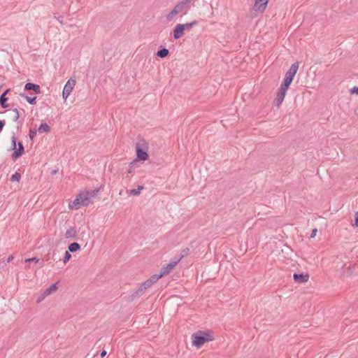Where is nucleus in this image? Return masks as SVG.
<instances>
[{
    "instance_id": "f257e3e1",
    "label": "nucleus",
    "mask_w": 358,
    "mask_h": 358,
    "mask_svg": "<svg viewBox=\"0 0 358 358\" xmlns=\"http://www.w3.org/2000/svg\"><path fill=\"white\" fill-rule=\"evenodd\" d=\"M299 69V63L292 64L289 69L286 72L283 82L277 93L276 98L274 100V104L279 108L284 101L286 92L290 86L297 71Z\"/></svg>"
},
{
    "instance_id": "f03ea898",
    "label": "nucleus",
    "mask_w": 358,
    "mask_h": 358,
    "mask_svg": "<svg viewBox=\"0 0 358 358\" xmlns=\"http://www.w3.org/2000/svg\"><path fill=\"white\" fill-rule=\"evenodd\" d=\"M99 191V189H95L80 192L76 196V199L69 203V208L71 210H77L81 207L87 206L91 203V198L96 196Z\"/></svg>"
},
{
    "instance_id": "7ed1b4c3",
    "label": "nucleus",
    "mask_w": 358,
    "mask_h": 358,
    "mask_svg": "<svg viewBox=\"0 0 358 358\" xmlns=\"http://www.w3.org/2000/svg\"><path fill=\"white\" fill-rule=\"evenodd\" d=\"M213 340V337L211 335L202 331H199L192 335V344L198 348H201L205 343Z\"/></svg>"
},
{
    "instance_id": "20e7f679",
    "label": "nucleus",
    "mask_w": 358,
    "mask_h": 358,
    "mask_svg": "<svg viewBox=\"0 0 358 358\" xmlns=\"http://www.w3.org/2000/svg\"><path fill=\"white\" fill-rule=\"evenodd\" d=\"M148 143L144 138H139L136 143V152L137 160L145 161L148 158L147 150Z\"/></svg>"
},
{
    "instance_id": "39448f33",
    "label": "nucleus",
    "mask_w": 358,
    "mask_h": 358,
    "mask_svg": "<svg viewBox=\"0 0 358 358\" xmlns=\"http://www.w3.org/2000/svg\"><path fill=\"white\" fill-rule=\"evenodd\" d=\"M190 6H187L185 3H183L182 1H178L174 8L166 16L167 21H171L178 14L182 13L183 15H186L190 9Z\"/></svg>"
},
{
    "instance_id": "423d86ee",
    "label": "nucleus",
    "mask_w": 358,
    "mask_h": 358,
    "mask_svg": "<svg viewBox=\"0 0 358 358\" xmlns=\"http://www.w3.org/2000/svg\"><path fill=\"white\" fill-rule=\"evenodd\" d=\"M76 80L72 78H70L66 82V83L65 84L64 87L63 89V92H62V96L64 100H66L68 96L70 95V94L71 93L72 90H73V88L76 85Z\"/></svg>"
},
{
    "instance_id": "0eeeda50",
    "label": "nucleus",
    "mask_w": 358,
    "mask_h": 358,
    "mask_svg": "<svg viewBox=\"0 0 358 358\" xmlns=\"http://www.w3.org/2000/svg\"><path fill=\"white\" fill-rule=\"evenodd\" d=\"M268 3V0H255L254 4V9L256 11H259L260 13H263Z\"/></svg>"
},
{
    "instance_id": "6e6552de",
    "label": "nucleus",
    "mask_w": 358,
    "mask_h": 358,
    "mask_svg": "<svg viewBox=\"0 0 358 358\" xmlns=\"http://www.w3.org/2000/svg\"><path fill=\"white\" fill-rule=\"evenodd\" d=\"M184 25L182 24H178L173 30V37L177 40L181 38L184 35Z\"/></svg>"
},
{
    "instance_id": "1a4fd4ad",
    "label": "nucleus",
    "mask_w": 358,
    "mask_h": 358,
    "mask_svg": "<svg viewBox=\"0 0 358 358\" xmlns=\"http://www.w3.org/2000/svg\"><path fill=\"white\" fill-rule=\"evenodd\" d=\"M18 148L15 150L13 153L11 155V158L13 161L17 160L20 157H21L24 153V148L22 142L17 143Z\"/></svg>"
},
{
    "instance_id": "9d476101",
    "label": "nucleus",
    "mask_w": 358,
    "mask_h": 358,
    "mask_svg": "<svg viewBox=\"0 0 358 358\" xmlns=\"http://www.w3.org/2000/svg\"><path fill=\"white\" fill-rule=\"evenodd\" d=\"M152 285V283L148 280L143 282L140 287L133 294V297L141 296L143 292L149 288Z\"/></svg>"
},
{
    "instance_id": "9b49d317",
    "label": "nucleus",
    "mask_w": 358,
    "mask_h": 358,
    "mask_svg": "<svg viewBox=\"0 0 358 358\" xmlns=\"http://www.w3.org/2000/svg\"><path fill=\"white\" fill-rule=\"evenodd\" d=\"M293 278L297 283H303L308 282L309 279V275L308 273H294Z\"/></svg>"
},
{
    "instance_id": "f8f14e48",
    "label": "nucleus",
    "mask_w": 358,
    "mask_h": 358,
    "mask_svg": "<svg viewBox=\"0 0 358 358\" xmlns=\"http://www.w3.org/2000/svg\"><path fill=\"white\" fill-rule=\"evenodd\" d=\"M78 236V231L75 227H70L66 231L65 238L71 239H76Z\"/></svg>"
},
{
    "instance_id": "ddd939ff",
    "label": "nucleus",
    "mask_w": 358,
    "mask_h": 358,
    "mask_svg": "<svg viewBox=\"0 0 358 358\" xmlns=\"http://www.w3.org/2000/svg\"><path fill=\"white\" fill-rule=\"evenodd\" d=\"M25 90H33L36 94L41 93V87L38 85L27 83L24 85Z\"/></svg>"
},
{
    "instance_id": "4468645a",
    "label": "nucleus",
    "mask_w": 358,
    "mask_h": 358,
    "mask_svg": "<svg viewBox=\"0 0 358 358\" xmlns=\"http://www.w3.org/2000/svg\"><path fill=\"white\" fill-rule=\"evenodd\" d=\"M175 268L173 264H171L170 262L166 264V266H164L161 270H160V274L163 276L169 274L173 268Z\"/></svg>"
},
{
    "instance_id": "2eb2a0df",
    "label": "nucleus",
    "mask_w": 358,
    "mask_h": 358,
    "mask_svg": "<svg viewBox=\"0 0 358 358\" xmlns=\"http://www.w3.org/2000/svg\"><path fill=\"white\" fill-rule=\"evenodd\" d=\"M9 92V90H6L0 96V105L3 108H6L8 107V105L6 103L8 98L6 97V94Z\"/></svg>"
},
{
    "instance_id": "dca6fc26",
    "label": "nucleus",
    "mask_w": 358,
    "mask_h": 358,
    "mask_svg": "<svg viewBox=\"0 0 358 358\" xmlns=\"http://www.w3.org/2000/svg\"><path fill=\"white\" fill-rule=\"evenodd\" d=\"M80 245L76 242H73L68 246V251L70 252H77L80 250Z\"/></svg>"
},
{
    "instance_id": "f3484780",
    "label": "nucleus",
    "mask_w": 358,
    "mask_h": 358,
    "mask_svg": "<svg viewBox=\"0 0 358 358\" xmlns=\"http://www.w3.org/2000/svg\"><path fill=\"white\" fill-rule=\"evenodd\" d=\"M50 131V127L47 123H42L38 129L39 133H48Z\"/></svg>"
},
{
    "instance_id": "a211bd4d",
    "label": "nucleus",
    "mask_w": 358,
    "mask_h": 358,
    "mask_svg": "<svg viewBox=\"0 0 358 358\" xmlns=\"http://www.w3.org/2000/svg\"><path fill=\"white\" fill-rule=\"evenodd\" d=\"M169 51L168 49L164 48L157 52V56L161 58L166 57L169 55Z\"/></svg>"
},
{
    "instance_id": "6ab92c4d",
    "label": "nucleus",
    "mask_w": 358,
    "mask_h": 358,
    "mask_svg": "<svg viewBox=\"0 0 358 358\" xmlns=\"http://www.w3.org/2000/svg\"><path fill=\"white\" fill-rule=\"evenodd\" d=\"M144 189L143 185H138L136 189H132L130 190L129 194L132 196H138L140 194L141 191Z\"/></svg>"
},
{
    "instance_id": "aec40b11",
    "label": "nucleus",
    "mask_w": 358,
    "mask_h": 358,
    "mask_svg": "<svg viewBox=\"0 0 358 358\" xmlns=\"http://www.w3.org/2000/svg\"><path fill=\"white\" fill-rule=\"evenodd\" d=\"M57 289V283H54L52 285H50L48 289H45L44 294L45 295H49L51 293L55 292Z\"/></svg>"
},
{
    "instance_id": "412c9836",
    "label": "nucleus",
    "mask_w": 358,
    "mask_h": 358,
    "mask_svg": "<svg viewBox=\"0 0 358 358\" xmlns=\"http://www.w3.org/2000/svg\"><path fill=\"white\" fill-rule=\"evenodd\" d=\"M20 96L24 97L27 100V101L31 105H34L36 103V96L30 97V96L25 95L24 94H21Z\"/></svg>"
},
{
    "instance_id": "4be33fe9",
    "label": "nucleus",
    "mask_w": 358,
    "mask_h": 358,
    "mask_svg": "<svg viewBox=\"0 0 358 358\" xmlns=\"http://www.w3.org/2000/svg\"><path fill=\"white\" fill-rule=\"evenodd\" d=\"M162 278V275L160 274H155L152 275L150 278H148V280L153 285L155 283L159 278Z\"/></svg>"
},
{
    "instance_id": "5701e85b",
    "label": "nucleus",
    "mask_w": 358,
    "mask_h": 358,
    "mask_svg": "<svg viewBox=\"0 0 358 358\" xmlns=\"http://www.w3.org/2000/svg\"><path fill=\"white\" fill-rule=\"evenodd\" d=\"M184 25V29H190L191 28H192L195 25H197L198 24V21L196 20H194L192 21V22H189V23H186V24H182Z\"/></svg>"
},
{
    "instance_id": "b1692460",
    "label": "nucleus",
    "mask_w": 358,
    "mask_h": 358,
    "mask_svg": "<svg viewBox=\"0 0 358 358\" xmlns=\"http://www.w3.org/2000/svg\"><path fill=\"white\" fill-rule=\"evenodd\" d=\"M11 150L15 151L17 150V138L15 134H13L11 137Z\"/></svg>"
},
{
    "instance_id": "393cba45",
    "label": "nucleus",
    "mask_w": 358,
    "mask_h": 358,
    "mask_svg": "<svg viewBox=\"0 0 358 358\" xmlns=\"http://www.w3.org/2000/svg\"><path fill=\"white\" fill-rule=\"evenodd\" d=\"M21 179V174L18 172H16L15 173H14L11 178H10V180L12 182H19Z\"/></svg>"
},
{
    "instance_id": "a878e982",
    "label": "nucleus",
    "mask_w": 358,
    "mask_h": 358,
    "mask_svg": "<svg viewBox=\"0 0 358 358\" xmlns=\"http://www.w3.org/2000/svg\"><path fill=\"white\" fill-rule=\"evenodd\" d=\"M182 257H180L179 255H176L173 257V259L170 262L171 264H173L174 266L178 264V263L182 259Z\"/></svg>"
},
{
    "instance_id": "bb28decb",
    "label": "nucleus",
    "mask_w": 358,
    "mask_h": 358,
    "mask_svg": "<svg viewBox=\"0 0 358 358\" xmlns=\"http://www.w3.org/2000/svg\"><path fill=\"white\" fill-rule=\"evenodd\" d=\"M37 131L38 130H36V129H30L29 136L31 140H33L36 137Z\"/></svg>"
},
{
    "instance_id": "cd10ccee",
    "label": "nucleus",
    "mask_w": 358,
    "mask_h": 358,
    "mask_svg": "<svg viewBox=\"0 0 358 358\" xmlns=\"http://www.w3.org/2000/svg\"><path fill=\"white\" fill-rule=\"evenodd\" d=\"M71 258V255L70 254V252L66 251L64 257V262L66 263L68 262L70 259Z\"/></svg>"
},
{
    "instance_id": "c85d7f7f",
    "label": "nucleus",
    "mask_w": 358,
    "mask_h": 358,
    "mask_svg": "<svg viewBox=\"0 0 358 358\" xmlns=\"http://www.w3.org/2000/svg\"><path fill=\"white\" fill-rule=\"evenodd\" d=\"M189 252V248H185L184 250H182L180 252V254L179 255L180 257H182V258H183L184 257H185L186 255H187Z\"/></svg>"
},
{
    "instance_id": "c756f323",
    "label": "nucleus",
    "mask_w": 358,
    "mask_h": 358,
    "mask_svg": "<svg viewBox=\"0 0 358 358\" xmlns=\"http://www.w3.org/2000/svg\"><path fill=\"white\" fill-rule=\"evenodd\" d=\"M13 111L15 113V115L13 117V121L16 122L18 120V119L20 117L19 111L17 108H14Z\"/></svg>"
},
{
    "instance_id": "7c9ffc66",
    "label": "nucleus",
    "mask_w": 358,
    "mask_h": 358,
    "mask_svg": "<svg viewBox=\"0 0 358 358\" xmlns=\"http://www.w3.org/2000/svg\"><path fill=\"white\" fill-rule=\"evenodd\" d=\"M55 18L57 19L61 24H63L64 17L61 15L55 14Z\"/></svg>"
},
{
    "instance_id": "2f4dec72",
    "label": "nucleus",
    "mask_w": 358,
    "mask_h": 358,
    "mask_svg": "<svg viewBox=\"0 0 358 358\" xmlns=\"http://www.w3.org/2000/svg\"><path fill=\"white\" fill-rule=\"evenodd\" d=\"M353 226L358 227V211L355 213V222Z\"/></svg>"
},
{
    "instance_id": "473e14b6",
    "label": "nucleus",
    "mask_w": 358,
    "mask_h": 358,
    "mask_svg": "<svg viewBox=\"0 0 358 358\" xmlns=\"http://www.w3.org/2000/svg\"><path fill=\"white\" fill-rule=\"evenodd\" d=\"M38 261H39V259L36 258V257L29 258V259H27L25 260L26 262H34L36 263H37Z\"/></svg>"
},
{
    "instance_id": "72a5a7b5",
    "label": "nucleus",
    "mask_w": 358,
    "mask_h": 358,
    "mask_svg": "<svg viewBox=\"0 0 358 358\" xmlns=\"http://www.w3.org/2000/svg\"><path fill=\"white\" fill-rule=\"evenodd\" d=\"M350 92L352 94H358V87H353L352 89L350 90Z\"/></svg>"
},
{
    "instance_id": "f704fd0d",
    "label": "nucleus",
    "mask_w": 358,
    "mask_h": 358,
    "mask_svg": "<svg viewBox=\"0 0 358 358\" xmlns=\"http://www.w3.org/2000/svg\"><path fill=\"white\" fill-rule=\"evenodd\" d=\"M317 229H313V231H312V233L310 234V238H314L316 234H317Z\"/></svg>"
},
{
    "instance_id": "c9c22d12",
    "label": "nucleus",
    "mask_w": 358,
    "mask_h": 358,
    "mask_svg": "<svg viewBox=\"0 0 358 358\" xmlns=\"http://www.w3.org/2000/svg\"><path fill=\"white\" fill-rule=\"evenodd\" d=\"M134 162H131L129 165V169L128 170V174L129 173H132V166H133V164H134ZM127 177H129V175L127 176Z\"/></svg>"
},
{
    "instance_id": "e433bc0d",
    "label": "nucleus",
    "mask_w": 358,
    "mask_h": 358,
    "mask_svg": "<svg viewBox=\"0 0 358 358\" xmlns=\"http://www.w3.org/2000/svg\"><path fill=\"white\" fill-rule=\"evenodd\" d=\"M5 125L4 120H0V131H1Z\"/></svg>"
},
{
    "instance_id": "4c0bfd02",
    "label": "nucleus",
    "mask_w": 358,
    "mask_h": 358,
    "mask_svg": "<svg viewBox=\"0 0 358 358\" xmlns=\"http://www.w3.org/2000/svg\"><path fill=\"white\" fill-rule=\"evenodd\" d=\"M183 3H185V4L187 6H190V3L193 1V0H181Z\"/></svg>"
},
{
    "instance_id": "58836bf2",
    "label": "nucleus",
    "mask_w": 358,
    "mask_h": 358,
    "mask_svg": "<svg viewBox=\"0 0 358 358\" xmlns=\"http://www.w3.org/2000/svg\"><path fill=\"white\" fill-rule=\"evenodd\" d=\"M13 259V255H10L8 257L7 260H6V262L9 263Z\"/></svg>"
},
{
    "instance_id": "ea45409f",
    "label": "nucleus",
    "mask_w": 358,
    "mask_h": 358,
    "mask_svg": "<svg viewBox=\"0 0 358 358\" xmlns=\"http://www.w3.org/2000/svg\"><path fill=\"white\" fill-rule=\"evenodd\" d=\"M106 352L105 350H103L101 353V357L103 358L106 356Z\"/></svg>"
}]
</instances>
